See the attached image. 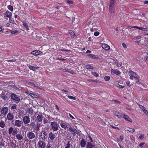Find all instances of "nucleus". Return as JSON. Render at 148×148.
<instances>
[{
	"instance_id": "2eb2a0df",
	"label": "nucleus",
	"mask_w": 148,
	"mask_h": 148,
	"mask_svg": "<svg viewBox=\"0 0 148 148\" xmlns=\"http://www.w3.org/2000/svg\"><path fill=\"white\" fill-rule=\"evenodd\" d=\"M111 72L112 74V75L115 74L118 75H119L121 74V73L119 71L115 69H112L111 71Z\"/></svg>"
},
{
	"instance_id": "7c9ffc66",
	"label": "nucleus",
	"mask_w": 148,
	"mask_h": 148,
	"mask_svg": "<svg viewBox=\"0 0 148 148\" xmlns=\"http://www.w3.org/2000/svg\"><path fill=\"white\" fill-rule=\"evenodd\" d=\"M27 111L28 113L32 115L33 114V111L32 109L31 108H28Z\"/></svg>"
},
{
	"instance_id": "bb28decb",
	"label": "nucleus",
	"mask_w": 148,
	"mask_h": 148,
	"mask_svg": "<svg viewBox=\"0 0 148 148\" xmlns=\"http://www.w3.org/2000/svg\"><path fill=\"white\" fill-rule=\"evenodd\" d=\"M41 124L39 123H37L35 126L34 127V129L36 131H38L39 130V127H40Z\"/></svg>"
},
{
	"instance_id": "9d476101",
	"label": "nucleus",
	"mask_w": 148,
	"mask_h": 148,
	"mask_svg": "<svg viewBox=\"0 0 148 148\" xmlns=\"http://www.w3.org/2000/svg\"><path fill=\"white\" fill-rule=\"evenodd\" d=\"M27 136L29 139H32L35 137V135L33 132H29L27 133Z\"/></svg>"
},
{
	"instance_id": "a878e982",
	"label": "nucleus",
	"mask_w": 148,
	"mask_h": 148,
	"mask_svg": "<svg viewBox=\"0 0 148 148\" xmlns=\"http://www.w3.org/2000/svg\"><path fill=\"white\" fill-rule=\"evenodd\" d=\"M115 2V0H110L109 7H114Z\"/></svg>"
},
{
	"instance_id": "f03ea898",
	"label": "nucleus",
	"mask_w": 148,
	"mask_h": 148,
	"mask_svg": "<svg viewBox=\"0 0 148 148\" xmlns=\"http://www.w3.org/2000/svg\"><path fill=\"white\" fill-rule=\"evenodd\" d=\"M51 129L54 131H56L58 130L59 125L58 123L56 121L51 122L50 124Z\"/></svg>"
},
{
	"instance_id": "e433bc0d",
	"label": "nucleus",
	"mask_w": 148,
	"mask_h": 148,
	"mask_svg": "<svg viewBox=\"0 0 148 148\" xmlns=\"http://www.w3.org/2000/svg\"><path fill=\"white\" fill-rule=\"evenodd\" d=\"M23 25L24 27H25L26 28V30H27L29 29V28L28 27L27 24L25 22H23Z\"/></svg>"
},
{
	"instance_id": "37998d69",
	"label": "nucleus",
	"mask_w": 148,
	"mask_h": 148,
	"mask_svg": "<svg viewBox=\"0 0 148 148\" xmlns=\"http://www.w3.org/2000/svg\"><path fill=\"white\" fill-rule=\"evenodd\" d=\"M92 74L95 77H98L99 75L97 73L95 72H92Z\"/></svg>"
},
{
	"instance_id": "72a5a7b5",
	"label": "nucleus",
	"mask_w": 148,
	"mask_h": 148,
	"mask_svg": "<svg viewBox=\"0 0 148 148\" xmlns=\"http://www.w3.org/2000/svg\"><path fill=\"white\" fill-rule=\"evenodd\" d=\"M126 130L130 132H133L135 131V129L134 128H128V129H126Z\"/></svg>"
},
{
	"instance_id": "393cba45",
	"label": "nucleus",
	"mask_w": 148,
	"mask_h": 148,
	"mask_svg": "<svg viewBox=\"0 0 148 148\" xmlns=\"http://www.w3.org/2000/svg\"><path fill=\"white\" fill-rule=\"evenodd\" d=\"M86 144V142L83 139H82L81 141L80 145L81 147H84Z\"/></svg>"
},
{
	"instance_id": "680f3d73",
	"label": "nucleus",
	"mask_w": 148,
	"mask_h": 148,
	"mask_svg": "<svg viewBox=\"0 0 148 148\" xmlns=\"http://www.w3.org/2000/svg\"><path fill=\"white\" fill-rule=\"evenodd\" d=\"M88 81L91 82H96L95 80L94 79H89V80H88Z\"/></svg>"
},
{
	"instance_id": "6e6552de",
	"label": "nucleus",
	"mask_w": 148,
	"mask_h": 148,
	"mask_svg": "<svg viewBox=\"0 0 148 148\" xmlns=\"http://www.w3.org/2000/svg\"><path fill=\"white\" fill-rule=\"evenodd\" d=\"M60 125L61 127L64 129H66L68 126H69V124L68 123L63 121H61Z\"/></svg>"
},
{
	"instance_id": "b1692460",
	"label": "nucleus",
	"mask_w": 148,
	"mask_h": 148,
	"mask_svg": "<svg viewBox=\"0 0 148 148\" xmlns=\"http://www.w3.org/2000/svg\"><path fill=\"white\" fill-rule=\"evenodd\" d=\"M42 115H38L36 117V120L38 122H40L42 121Z\"/></svg>"
},
{
	"instance_id": "c03bdc74",
	"label": "nucleus",
	"mask_w": 148,
	"mask_h": 148,
	"mask_svg": "<svg viewBox=\"0 0 148 148\" xmlns=\"http://www.w3.org/2000/svg\"><path fill=\"white\" fill-rule=\"evenodd\" d=\"M70 99H73V100H75L76 99V98L75 97H73L72 96L68 95L67 96Z\"/></svg>"
},
{
	"instance_id": "c756f323",
	"label": "nucleus",
	"mask_w": 148,
	"mask_h": 148,
	"mask_svg": "<svg viewBox=\"0 0 148 148\" xmlns=\"http://www.w3.org/2000/svg\"><path fill=\"white\" fill-rule=\"evenodd\" d=\"M20 32L17 30H14V31H11V33L12 34L17 35L19 34Z\"/></svg>"
},
{
	"instance_id": "338daca9",
	"label": "nucleus",
	"mask_w": 148,
	"mask_h": 148,
	"mask_svg": "<svg viewBox=\"0 0 148 148\" xmlns=\"http://www.w3.org/2000/svg\"><path fill=\"white\" fill-rule=\"evenodd\" d=\"M144 144V143H141L139 145L140 147H141L142 146H143Z\"/></svg>"
},
{
	"instance_id": "aec40b11",
	"label": "nucleus",
	"mask_w": 148,
	"mask_h": 148,
	"mask_svg": "<svg viewBox=\"0 0 148 148\" xmlns=\"http://www.w3.org/2000/svg\"><path fill=\"white\" fill-rule=\"evenodd\" d=\"M4 15L7 17L10 18L12 16V13L11 12H10L8 10H7L5 13Z\"/></svg>"
},
{
	"instance_id": "dca6fc26",
	"label": "nucleus",
	"mask_w": 148,
	"mask_h": 148,
	"mask_svg": "<svg viewBox=\"0 0 148 148\" xmlns=\"http://www.w3.org/2000/svg\"><path fill=\"white\" fill-rule=\"evenodd\" d=\"M39 147L40 148H45V145L44 142H43L41 140H40L38 143Z\"/></svg>"
},
{
	"instance_id": "09e8293b",
	"label": "nucleus",
	"mask_w": 148,
	"mask_h": 148,
	"mask_svg": "<svg viewBox=\"0 0 148 148\" xmlns=\"http://www.w3.org/2000/svg\"><path fill=\"white\" fill-rule=\"evenodd\" d=\"M19 112L20 114H22L23 115H25V112L23 110H20L19 111Z\"/></svg>"
},
{
	"instance_id": "f257e3e1",
	"label": "nucleus",
	"mask_w": 148,
	"mask_h": 148,
	"mask_svg": "<svg viewBox=\"0 0 148 148\" xmlns=\"http://www.w3.org/2000/svg\"><path fill=\"white\" fill-rule=\"evenodd\" d=\"M128 74L130 79L133 80L134 78H135L136 79L137 82L139 81V77L135 72L131 71L129 72Z\"/></svg>"
},
{
	"instance_id": "ddd939ff",
	"label": "nucleus",
	"mask_w": 148,
	"mask_h": 148,
	"mask_svg": "<svg viewBox=\"0 0 148 148\" xmlns=\"http://www.w3.org/2000/svg\"><path fill=\"white\" fill-rule=\"evenodd\" d=\"M41 138L43 140H45L47 138V133L45 132H43V134L40 136Z\"/></svg>"
},
{
	"instance_id": "f3484780",
	"label": "nucleus",
	"mask_w": 148,
	"mask_h": 148,
	"mask_svg": "<svg viewBox=\"0 0 148 148\" xmlns=\"http://www.w3.org/2000/svg\"><path fill=\"white\" fill-rule=\"evenodd\" d=\"M55 135L52 132H50L49 134V137L51 140H53L55 138Z\"/></svg>"
},
{
	"instance_id": "052dcab7",
	"label": "nucleus",
	"mask_w": 148,
	"mask_h": 148,
	"mask_svg": "<svg viewBox=\"0 0 148 148\" xmlns=\"http://www.w3.org/2000/svg\"><path fill=\"white\" fill-rule=\"evenodd\" d=\"M43 122L45 124L47 123V119H44L43 120Z\"/></svg>"
},
{
	"instance_id": "0e129e2a",
	"label": "nucleus",
	"mask_w": 148,
	"mask_h": 148,
	"mask_svg": "<svg viewBox=\"0 0 148 148\" xmlns=\"http://www.w3.org/2000/svg\"><path fill=\"white\" fill-rule=\"evenodd\" d=\"M126 84L128 86H130L131 85L130 84V82H126Z\"/></svg>"
},
{
	"instance_id": "f8f14e48",
	"label": "nucleus",
	"mask_w": 148,
	"mask_h": 148,
	"mask_svg": "<svg viewBox=\"0 0 148 148\" xmlns=\"http://www.w3.org/2000/svg\"><path fill=\"white\" fill-rule=\"evenodd\" d=\"M122 116L123 118L126 121L131 122H132L131 119L127 115L123 114H122Z\"/></svg>"
},
{
	"instance_id": "423d86ee",
	"label": "nucleus",
	"mask_w": 148,
	"mask_h": 148,
	"mask_svg": "<svg viewBox=\"0 0 148 148\" xmlns=\"http://www.w3.org/2000/svg\"><path fill=\"white\" fill-rule=\"evenodd\" d=\"M23 121L24 124H27L30 122V119L28 116H25L23 118Z\"/></svg>"
},
{
	"instance_id": "de8ad7c7",
	"label": "nucleus",
	"mask_w": 148,
	"mask_h": 148,
	"mask_svg": "<svg viewBox=\"0 0 148 148\" xmlns=\"http://www.w3.org/2000/svg\"><path fill=\"white\" fill-rule=\"evenodd\" d=\"M66 2L68 4H72L73 3V1L69 0H66Z\"/></svg>"
},
{
	"instance_id": "774afa93",
	"label": "nucleus",
	"mask_w": 148,
	"mask_h": 148,
	"mask_svg": "<svg viewBox=\"0 0 148 148\" xmlns=\"http://www.w3.org/2000/svg\"><path fill=\"white\" fill-rule=\"evenodd\" d=\"M123 136L122 135L120 136V138L121 139V140L123 139Z\"/></svg>"
},
{
	"instance_id": "a19ab883",
	"label": "nucleus",
	"mask_w": 148,
	"mask_h": 148,
	"mask_svg": "<svg viewBox=\"0 0 148 148\" xmlns=\"http://www.w3.org/2000/svg\"><path fill=\"white\" fill-rule=\"evenodd\" d=\"M1 96V98L4 100H5L6 99V96L5 94H2Z\"/></svg>"
},
{
	"instance_id": "1a4fd4ad",
	"label": "nucleus",
	"mask_w": 148,
	"mask_h": 148,
	"mask_svg": "<svg viewBox=\"0 0 148 148\" xmlns=\"http://www.w3.org/2000/svg\"><path fill=\"white\" fill-rule=\"evenodd\" d=\"M139 107L144 112L146 116H148V112L146 110V109L143 106L139 105Z\"/></svg>"
},
{
	"instance_id": "5701e85b",
	"label": "nucleus",
	"mask_w": 148,
	"mask_h": 148,
	"mask_svg": "<svg viewBox=\"0 0 148 148\" xmlns=\"http://www.w3.org/2000/svg\"><path fill=\"white\" fill-rule=\"evenodd\" d=\"M40 53H41L40 51L39 50H36L32 51L31 53L34 55L37 56L40 54Z\"/></svg>"
},
{
	"instance_id": "58836bf2",
	"label": "nucleus",
	"mask_w": 148,
	"mask_h": 148,
	"mask_svg": "<svg viewBox=\"0 0 148 148\" xmlns=\"http://www.w3.org/2000/svg\"><path fill=\"white\" fill-rule=\"evenodd\" d=\"M72 130V131L73 132V135L74 136L76 134V133H77V130L75 128H71Z\"/></svg>"
},
{
	"instance_id": "13d9d810",
	"label": "nucleus",
	"mask_w": 148,
	"mask_h": 148,
	"mask_svg": "<svg viewBox=\"0 0 148 148\" xmlns=\"http://www.w3.org/2000/svg\"><path fill=\"white\" fill-rule=\"evenodd\" d=\"M112 101H113V102L114 103H120V102L116 100H113Z\"/></svg>"
},
{
	"instance_id": "3c124183",
	"label": "nucleus",
	"mask_w": 148,
	"mask_h": 148,
	"mask_svg": "<svg viewBox=\"0 0 148 148\" xmlns=\"http://www.w3.org/2000/svg\"><path fill=\"white\" fill-rule=\"evenodd\" d=\"M16 61V59L15 58H13L12 59L9 60H7L8 62H15Z\"/></svg>"
},
{
	"instance_id": "39448f33",
	"label": "nucleus",
	"mask_w": 148,
	"mask_h": 148,
	"mask_svg": "<svg viewBox=\"0 0 148 148\" xmlns=\"http://www.w3.org/2000/svg\"><path fill=\"white\" fill-rule=\"evenodd\" d=\"M22 124V121L20 120H16L15 121L14 125L17 127H21Z\"/></svg>"
},
{
	"instance_id": "4d7b16f0",
	"label": "nucleus",
	"mask_w": 148,
	"mask_h": 148,
	"mask_svg": "<svg viewBox=\"0 0 148 148\" xmlns=\"http://www.w3.org/2000/svg\"><path fill=\"white\" fill-rule=\"evenodd\" d=\"M144 138V135L143 134L140 135L139 136L140 139H143Z\"/></svg>"
},
{
	"instance_id": "4be33fe9",
	"label": "nucleus",
	"mask_w": 148,
	"mask_h": 148,
	"mask_svg": "<svg viewBox=\"0 0 148 148\" xmlns=\"http://www.w3.org/2000/svg\"><path fill=\"white\" fill-rule=\"evenodd\" d=\"M102 47L103 49H105L106 50H108L110 49V46L107 44H104L102 45Z\"/></svg>"
},
{
	"instance_id": "4468645a",
	"label": "nucleus",
	"mask_w": 148,
	"mask_h": 148,
	"mask_svg": "<svg viewBox=\"0 0 148 148\" xmlns=\"http://www.w3.org/2000/svg\"><path fill=\"white\" fill-rule=\"evenodd\" d=\"M136 28L138 29L141 30L143 31H146V29L145 28L142 27H140L136 26H130L128 28L130 29L132 28Z\"/></svg>"
},
{
	"instance_id": "c9c22d12",
	"label": "nucleus",
	"mask_w": 148,
	"mask_h": 148,
	"mask_svg": "<svg viewBox=\"0 0 148 148\" xmlns=\"http://www.w3.org/2000/svg\"><path fill=\"white\" fill-rule=\"evenodd\" d=\"M86 69H93L94 68L93 66L90 65H87L85 66Z\"/></svg>"
},
{
	"instance_id": "412c9836",
	"label": "nucleus",
	"mask_w": 148,
	"mask_h": 148,
	"mask_svg": "<svg viewBox=\"0 0 148 148\" xmlns=\"http://www.w3.org/2000/svg\"><path fill=\"white\" fill-rule=\"evenodd\" d=\"M15 136L18 140H21L23 139V137L21 133L17 134Z\"/></svg>"
},
{
	"instance_id": "20e7f679",
	"label": "nucleus",
	"mask_w": 148,
	"mask_h": 148,
	"mask_svg": "<svg viewBox=\"0 0 148 148\" xmlns=\"http://www.w3.org/2000/svg\"><path fill=\"white\" fill-rule=\"evenodd\" d=\"M109 12L110 13V17L112 18L114 15L115 9L114 7H109Z\"/></svg>"
},
{
	"instance_id": "79ce46f5",
	"label": "nucleus",
	"mask_w": 148,
	"mask_h": 148,
	"mask_svg": "<svg viewBox=\"0 0 148 148\" xmlns=\"http://www.w3.org/2000/svg\"><path fill=\"white\" fill-rule=\"evenodd\" d=\"M29 125H30L32 127L34 128V127L35 126V122H31L30 123Z\"/></svg>"
},
{
	"instance_id": "69168bd1",
	"label": "nucleus",
	"mask_w": 148,
	"mask_h": 148,
	"mask_svg": "<svg viewBox=\"0 0 148 148\" xmlns=\"http://www.w3.org/2000/svg\"><path fill=\"white\" fill-rule=\"evenodd\" d=\"M69 114L70 117L72 119H75V118L70 114L69 113Z\"/></svg>"
},
{
	"instance_id": "c85d7f7f",
	"label": "nucleus",
	"mask_w": 148,
	"mask_h": 148,
	"mask_svg": "<svg viewBox=\"0 0 148 148\" xmlns=\"http://www.w3.org/2000/svg\"><path fill=\"white\" fill-rule=\"evenodd\" d=\"M93 147L92 143L90 142H88L86 145L87 148H92Z\"/></svg>"
},
{
	"instance_id": "49530a36",
	"label": "nucleus",
	"mask_w": 148,
	"mask_h": 148,
	"mask_svg": "<svg viewBox=\"0 0 148 148\" xmlns=\"http://www.w3.org/2000/svg\"><path fill=\"white\" fill-rule=\"evenodd\" d=\"M10 146L12 147H13L15 145L13 141H11L10 142Z\"/></svg>"
},
{
	"instance_id": "bf43d9fd",
	"label": "nucleus",
	"mask_w": 148,
	"mask_h": 148,
	"mask_svg": "<svg viewBox=\"0 0 148 148\" xmlns=\"http://www.w3.org/2000/svg\"><path fill=\"white\" fill-rule=\"evenodd\" d=\"M140 38V37L138 36H136L134 37V39L135 40L139 39Z\"/></svg>"
},
{
	"instance_id": "4c0bfd02",
	"label": "nucleus",
	"mask_w": 148,
	"mask_h": 148,
	"mask_svg": "<svg viewBox=\"0 0 148 148\" xmlns=\"http://www.w3.org/2000/svg\"><path fill=\"white\" fill-rule=\"evenodd\" d=\"M87 56L93 59H96V57L95 55L92 54H88Z\"/></svg>"
},
{
	"instance_id": "864d4df0",
	"label": "nucleus",
	"mask_w": 148,
	"mask_h": 148,
	"mask_svg": "<svg viewBox=\"0 0 148 148\" xmlns=\"http://www.w3.org/2000/svg\"><path fill=\"white\" fill-rule=\"evenodd\" d=\"M70 33L71 37H74L75 36V34L73 32H71Z\"/></svg>"
},
{
	"instance_id": "9b49d317",
	"label": "nucleus",
	"mask_w": 148,
	"mask_h": 148,
	"mask_svg": "<svg viewBox=\"0 0 148 148\" xmlns=\"http://www.w3.org/2000/svg\"><path fill=\"white\" fill-rule=\"evenodd\" d=\"M7 117L9 120L11 121L13 119L14 115H13L12 113L9 112L7 114Z\"/></svg>"
},
{
	"instance_id": "a211bd4d",
	"label": "nucleus",
	"mask_w": 148,
	"mask_h": 148,
	"mask_svg": "<svg viewBox=\"0 0 148 148\" xmlns=\"http://www.w3.org/2000/svg\"><path fill=\"white\" fill-rule=\"evenodd\" d=\"M113 112L114 115H115V116H116L118 118H121V117H122V114L121 113H119L116 111H114Z\"/></svg>"
},
{
	"instance_id": "0eeeda50",
	"label": "nucleus",
	"mask_w": 148,
	"mask_h": 148,
	"mask_svg": "<svg viewBox=\"0 0 148 148\" xmlns=\"http://www.w3.org/2000/svg\"><path fill=\"white\" fill-rule=\"evenodd\" d=\"M9 109L8 107H5L2 108L1 110V112L2 114L5 115L8 112Z\"/></svg>"
},
{
	"instance_id": "a18cd8bd",
	"label": "nucleus",
	"mask_w": 148,
	"mask_h": 148,
	"mask_svg": "<svg viewBox=\"0 0 148 148\" xmlns=\"http://www.w3.org/2000/svg\"><path fill=\"white\" fill-rule=\"evenodd\" d=\"M110 77L109 76H106L104 78V80L106 81H108L110 79Z\"/></svg>"
},
{
	"instance_id": "f704fd0d",
	"label": "nucleus",
	"mask_w": 148,
	"mask_h": 148,
	"mask_svg": "<svg viewBox=\"0 0 148 148\" xmlns=\"http://www.w3.org/2000/svg\"><path fill=\"white\" fill-rule=\"evenodd\" d=\"M17 105L15 104H13L12 105L11 108L12 110H14L16 108Z\"/></svg>"
},
{
	"instance_id": "2f4dec72",
	"label": "nucleus",
	"mask_w": 148,
	"mask_h": 148,
	"mask_svg": "<svg viewBox=\"0 0 148 148\" xmlns=\"http://www.w3.org/2000/svg\"><path fill=\"white\" fill-rule=\"evenodd\" d=\"M18 132V131L17 129H14L12 134V136H14L15 134L16 135L17 134V133Z\"/></svg>"
},
{
	"instance_id": "473e14b6",
	"label": "nucleus",
	"mask_w": 148,
	"mask_h": 148,
	"mask_svg": "<svg viewBox=\"0 0 148 148\" xmlns=\"http://www.w3.org/2000/svg\"><path fill=\"white\" fill-rule=\"evenodd\" d=\"M14 128L12 127H10L8 130V133L9 134H12Z\"/></svg>"
},
{
	"instance_id": "5fc2aeb1",
	"label": "nucleus",
	"mask_w": 148,
	"mask_h": 148,
	"mask_svg": "<svg viewBox=\"0 0 148 148\" xmlns=\"http://www.w3.org/2000/svg\"><path fill=\"white\" fill-rule=\"evenodd\" d=\"M69 73L73 75L75 74V73L73 72L72 70H69L68 72Z\"/></svg>"
},
{
	"instance_id": "8fccbe9b",
	"label": "nucleus",
	"mask_w": 148,
	"mask_h": 148,
	"mask_svg": "<svg viewBox=\"0 0 148 148\" xmlns=\"http://www.w3.org/2000/svg\"><path fill=\"white\" fill-rule=\"evenodd\" d=\"M116 86L120 88H123L124 87V86L121 85L119 84H118L116 85Z\"/></svg>"
},
{
	"instance_id": "603ef678",
	"label": "nucleus",
	"mask_w": 148,
	"mask_h": 148,
	"mask_svg": "<svg viewBox=\"0 0 148 148\" xmlns=\"http://www.w3.org/2000/svg\"><path fill=\"white\" fill-rule=\"evenodd\" d=\"M99 33L98 32H96L94 33V35L95 36H97L99 35Z\"/></svg>"
},
{
	"instance_id": "ea45409f",
	"label": "nucleus",
	"mask_w": 148,
	"mask_h": 148,
	"mask_svg": "<svg viewBox=\"0 0 148 148\" xmlns=\"http://www.w3.org/2000/svg\"><path fill=\"white\" fill-rule=\"evenodd\" d=\"M9 10H10L11 11H13V8L12 6L10 5H9L7 6Z\"/></svg>"
},
{
	"instance_id": "cd10ccee",
	"label": "nucleus",
	"mask_w": 148,
	"mask_h": 148,
	"mask_svg": "<svg viewBox=\"0 0 148 148\" xmlns=\"http://www.w3.org/2000/svg\"><path fill=\"white\" fill-rule=\"evenodd\" d=\"M5 127V123L4 121L2 120L0 121V127L4 128Z\"/></svg>"
},
{
	"instance_id": "6e6d98bb",
	"label": "nucleus",
	"mask_w": 148,
	"mask_h": 148,
	"mask_svg": "<svg viewBox=\"0 0 148 148\" xmlns=\"http://www.w3.org/2000/svg\"><path fill=\"white\" fill-rule=\"evenodd\" d=\"M123 47L124 49H126L127 48V45L124 43H123L122 44Z\"/></svg>"
},
{
	"instance_id": "e2e57ef3",
	"label": "nucleus",
	"mask_w": 148,
	"mask_h": 148,
	"mask_svg": "<svg viewBox=\"0 0 148 148\" xmlns=\"http://www.w3.org/2000/svg\"><path fill=\"white\" fill-rule=\"evenodd\" d=\"M70 146V144L69 143H68L67 144V146L65 147V148H69Z\"/></svg>"
},
{
	"instance_id": "6ab92c4d",
	"label": "nucleus",
	"mask_w": 148,
	"mask_h": 148,
	"mask_svg": "<svg viewBox=\"0 0 148 148\" xmlns=\"http://www.w3.org/2000/svg\"><path fill=\"white\" fill-rule=\"evenodd\" d=\"M28 67L30 70H32L34 71H36V70L39 68L38 67L35 66L30 65H29Z\"/></svg>"
},
{
	"instance_id": "7ed1b4c3",
	"label": "nucleus",
	"mask_w": 148,
	"mask_h": 148,
	"mask_svg": "<svg viewBox=\"0 0 148 148\" xmlns=\"http://www.w3.org/2000/svg\"><path fill=\"white\" fill-rule=\"evenodd\" d=\"M10 97L11 99L14 100L16 103H18L20 101V97L15 94H12Z\"/></svg>"
}]
</instances>
